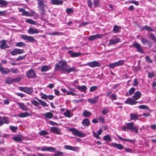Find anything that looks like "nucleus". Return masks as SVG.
I'll use <instances>...</instances> for the list:
<instances>
[{"label": "nucleus", "instance_id": "obj_49", "mask_svg": "<svg viewBox=\"0 0 156 156\" xmlns=\"http://www.w3.org/2000/svg\"><path fill=\"white\" fill-rule=\"evenodd\" d=\"M26 22L27 23H29L30 24H35V22L33 21V20L31 19H28L27 20H26Z\"/></svg>", "mask_w": 156, "mask_h": 156}, {"label": "nucleus", "instance_id": "obj_43", "mask_svg": "<svg viewBox=\"0 0 156 156\" xmlns=\"http://www.w3.org/2000/svg\"><path fill=\"white\" fill-rule=\"evenodd\" d=\"M141 41L143 45L148 44V43H149V41L147 39L145 38H142L141 40Z\"/></svg>", "mask_w": 156, "mask_h": 156}, {"label": "nucleus", "instance_id": "obj_60", "mask_svg": "<svg viewBox=\"0 0 156 156\" xmlns=\"http://www.w3.org/2000/svg\"><path fill=\"white\" fill-rule=\"evenodd\" d=\"M98 88V87L96 86H92L90 87V92H93L95 90Z\"/></svg>", "mask_w": 156, "mask_h": 156}, {"label": "nucleus", "instance_id": "obj_34", "mask_svg": "<svg viewBox=\"0 0 156 156\" xmlns=\"http://www.w3.org/2000/svg\"><path fill=\"white\" fill-rule=\"evenodd\" d=\"M77 89L83 92H84L86 90L87 87L86 86H78L77 87Z\"/></svg>", "mask_w": 156, "mask_h": 156}, {"label": "nucleus", "instance_id": "obj_5", "mask_svg": "<svg viewBox=\"0 0 156 156\" xmlns=\"http://www.w3.org/2000/svg\"><path fill=\"white\" fill-rule=\"evenodd\" d=\"M88 65L91 67H95L100 66V64L97 61H94L89 63H88L87 64H83L81 66H85Z\"/></svg>", "mask_w": 156, "mask_h": 156}, {"label": "nucleus", "instance_id": "obj_46", "mask_svg": "<svg viewBox=\"0 0 156 156\" xmlns=\"http://www.w3.org/2000/svg\"><path fill=\"white\" fill-rule=\"evenodd\" d=\"M11 54L12 55H15L18 54L17 48H15L11 52Z\"/></svg>", "mask_w": 156, "mask_h": 156}, {"label": "nucleus", "instance_id": "obj_16", "mask_svg": "<svg viewBox=\"0 0 156 156\" xmlns=\"http://www.w3.org/2000/svg\"><path fill=\"white\" fill-rule=\"evenodd\" d=\"M0 71L2 73L4 74H6L9 73L10 72V69L7 68L4 69L3 67H2L1 65L0 66Z\"/></svg>", "mask_w": 156, "mask_h": 156}, {"label": "nucleus", "instance_id": "obj_22", "mask_svg": "<svg viewBox=\"0 0 156 156\" xmlns=\"http://www.w3.org/2000/svg\"><path fill=\"white\" fill-rule=\"evenodd\" d=\"M141 93L139 91L136 92L134 95L133 96V98L135 100H137L141 97Z\"/></svg>", "mask_w": 156, "mask_h": 156}, {"label": "nucleus", "instance_id": "obj_61", "mask_svg": "<svg viewBox=\"0 0 156 156\" xmlns=\"http://www.w3.org/2000/svg\"><path fill=\"white\" fill-rule=\"evenodd\" d=\"M108 66L110 68H114L115 67L117 66L115 62L110 64Z\"/></svg>", "mask_w": 156, "mask_h": 156}, {"label": "nucleus", "instance_id": "obj_31", "mask_svg": "<svg viewBox=\"0 0 156 156\" xmlns=\"http://www.w3.org/2000/svg\"><path fill=\"white\" fill-rule=\"evenodd\" d=\"M146 30L148 31H152L154 30V29L152 28L151 27L148 26H145L141 28V30Z\"/></svg>", "mask_w": 156, "mask_h": 156}, {"label": "nucleus", "instance_id": "obj_54", "mask_svg": "<svg viewBox=\"0 0 156 156\" xmlns=\"http://www.w3.org/2000/svg\"><path fill=\"white\" fill-rule=\"evenodd\" d=\"M40 103L42 106L45 107H48V105L45 102L41 100H40Z\"/></svg>", "mask_w": 156, "mask_h": 156}, {"label": "nucleus", "instance_id": "obj_52", "mask_svg": "<svg viewBox=\"0 0 156 156\" xmlns=\"http://www.w3.org/2000/svg\"><path fill=\"white\" fill-rule=\"evenodd\" d=\"M48 132L45 131H42L40 132V135L41 136H44L48 134Z\"/></svg>", "mask_w": 156, "mask_h": 156}, {"label": "nucleus", "instance_id": "obj_45", "mask_svg": "<svg viewBox=\"0 0 156 156\" xmlns=\"http://www.w3.org/2000/svg\"><path fill=\"white\" fill-rule=\"evenodd\" d=\"M63 154V153L57 151L54 154V156H60L62 155Z\"/></svg>", "mask_w": 156, "mask_h": 156}, {"label": "nucleus", "instance_id": "obj_62", "mask_svg": "<svg viewBox=\"0 0 156 156\" xmlns=\"http://www.w3.org/2000/svg\"><path fill=\"white\" fill-rule=\"evenodd\" d=\"M17 51L18 54H22L24 52V50L22 49H17Z\"/></svg>", "mask_w": 156, "mask_h": 156}, {"label": "nucleus", "instance_id": "obj_14", "mask_svg": "<svg viewBox=\"0 0 156 156\" xmlns=\"http://www.w3.org/2000/svg\"><path fill=\"white\" fill-rule=\"evenodd\" d=\"M9 122L6 117H0V126L2 125L4 123L8 124Z\"/></svg>", "mask_w": 156, "mask_h": 156}, {"label": "nucleus", "instance_id": "obj_36", "mask_svg": "<svg viewBox=\"0 0 156 156\" xmlns=\"http://www.w3.org/2000/svg\"><path fill=\"white\" fill-rule=\"evenodd\" d=\"M118 137L119 139L120 140H121L122 141H125L129 142L131 143H133L134 142V140L127 139H124V138H122V137L120 136H118Z\"/></svg>", "mask_w": 156, "mask_h": 156}, {"label": "nucleus", "instance_id": "obj_42", "mask_svg": "<svg viewBox=\"0 0 156 156\" xmlns=\"http://www.w3.org/2000/svg\"><path fill=\"white\" fill-rule=\"evenodd\" d=\"M149 36L150 38L154 42H156V37L154 34L151 33L150 34Z\"/></svg>", "mask_w": 156, "mask_h": 156}, {"label": "nucleus", "instance_id": "obj_20", "mask_svg": "<svg viewBox=\"0 0 156 156\" xmlns=\"http://www.w3.org/2000/svg\"><path fill=\"white\" fill-rule=\"evenodd\" d=\"M17 104L22 110L25 111L28 110V108L25 106L24 104L20 102H17Z\"/></svg>", "mask_w": 156, "mask_h": 156}, {"label": "nucleus", "instance_id": "obj_47", "mask_svg": "<svg viewBox=\"0 0 156 156\" xmlns=\"http://www.w3.org/2000/svg\"><path fill=\"white\" fill-rule=\"evenodd\" d=\"M130 118L132 120H134L136 119L137 117V115L134 114H130Z\"/></svg>", "mask_w": 156, "mask_h": 156}, {"label": "nucleus", "instance_id": "obj_32", "mask_svg": "<svg viewBox=\"0 0 156 156\" xmlns=\"http://www.w3.org/2000/svg\"><path fill=\"white\" fill-rule=\"evenodd\" d=\"M82 124L85 126H88L90 125V121L87 119H85L83 120Z\"/></svg>", "mask_w": 156, "mask_h": 156}, {"label": "nucleus", "instance_id": "obj_26", "mask_svg": "<svg viewBox=\"0 0 156 156\" xmlns=\"http://www.w3.org/2000/svg\"><path fill=\"white\" fill-rule=\"evenodd\" d=\"M99 98L98 96L95 97L93 98H89L87 99V101L91 104L95 103Z\"/></svg>", "mask_w": 156, "mask_h": 156}, {"label": "nucleus", "instance_id": "obj_3", "mask_svg": "<svg viewBox=\"0 0 156 156\" xmlns=\"http://www.w3.org/2000/svg\"><path fill=\"white\" fill-rule=\"evenodd\" d=\"M69 130L72 132L73 134L75 136L80 137H85L86 135L85 133H82L78 130L74 128H69Z\"/></svg>", "mask_w": 156, "mask_h": 156}, {"label": "nucleus", "instance_id": "obj_25", "mask_svg": "<svg viewBox=\"0 0 156 156\" xmlns=\"http://www.w3.org/2000/svg\"><path fill=\"white\" fill-rule=\"evenodd\" d=\"M68 53L71 55V57H75L79 56L80 55V53L76 52H73L71 50L69 51Z\"/></svg>", "mask_w": 156, "mask_h": 156}, {"label": "nucleus", "instance_id": "obj_2", "mask_svg": "<svg viewBox=\"0 0 156 156\" xmlns=\"http://www.w3.org/2000/svg\"><path fill=\"white\" fill-rule=\"evenodd\" d=\"M48 8L45 2L42 0H40V13L42 16L41 19L46 23H47L46 18H44L43 16L46 15V9Z\"/></svg>", "mask_w": 156, "mask_h": 156}, {"label": "nucleus", "instance_id": "obj_38", "mask_svg": "<svg viewBox=\"0 0 156 156\" xmlns=\"http://www.w3.org/2000/svg\"><path fill=\"white\" fill-rule=\"evenodd\" d=\"M103 139L104 140L107 141L108 142H110L112 141V139L109 135H107L103 137Z\"/></svg>", "mask_w": 156, "mask_h": 156}, {"label": "nucleus", "instance_id": "obj_33", "mask_svg": "<svg viewBox=\"0 0 156 156\" xmlns=\"http://www.w3.org/2000/svg\"><path fill=\"white\" fill-rule=\"evenodd\" d=\"M44 115L46 118L48 119L51 118L53 116V114L51 113L50 112L45 113Z\"/></svg>", "mask_w": 156, "mask_h": 156}, {"label": "nucleus", "instance_id": "obj_17", "mask_svg": "<svg viewBox=\"0 0 156 156\" xmlns=\"http://www.w3.org/2000/svg\"><path fill=\"white\" fill-rule=\"evenodd\" d=\"M63 1L62 0H51V3L54 5H62L63 4Z\"/></svg>", "mask_w": 156, "mask_h": 156}, {"label": "nucleus", "instance_id": "obj_44", "mask_svg": "<svg viewBox=\"0 0 156 156\" xmlns=\"http://www.w3.org/2000/svg\"><path fill=\"white\" fill-rule=\"evenodd\" d=\"M94 4L95 7L99 6V0H93Z\"/></svg>", "mask_w": 156, "mask_h": 156}, {"label": "nucleus", "instance_id": "obj_11", "mask_svg": "<svg viewBox=\"0 0 156 156\" xmlns=\"http://www.w3.org/2000/svg\"><path fill=\"white\" fill-rule=\"evenodd\" d=\"M50 131L52 133L57 134H61L60 129L56 127H52L51 128Z\"/></svg>", "mask_w": 156, "mask_h": 156}, {"label": "nucleus", "instance_id": "obj_53", "mask_svg": "<svg viewBox=\"0 0 156 156\" xmlns=\"http://www.w3.org/2000/svg\"><path fill=\"white\" fill-rule=\"evenodd\" d=\"M25 55L23 56L20 55L17 58H16V60L17 61H19V60H22L25 58Z\"/></svg>", "mask_w": 156, "mask_h": 156}, {"label": "nucleus", "instance_id": "obj_1", "mask_svg": "<svg viewBox=\"0 0 156 156\" xmlns=\"http://www.w3.org/2000/svg\"><path fill=\"white\" fill-rule=\"evenodd\" d=\"M55 68L58 70H60L62 72L68 73L73 71H77L75 67L70 68L67 65L66 62L64 60H60L58 63H56L55 65Z\"/></svg>", "mask_w": 156, "mask_h": 156}, {"label": "nucleus", "instance_id": "obj_28", "mask_svg": "<svg viewBox=\"0 0 156 156\" xmlns=\"http://www.w3.org/2000/svg\"><path fill=\"white\" fill-rule=\"evenodd\" d=\"M12 139L16 141L19 142L23 140V137L21 136H15L13 137Z\"/></svg>", "mask_w": 156, "mask_h": 156}, {"label": "nucleus", "instance_id": "obj_13", "mask_svg": "<svg viewBox=\"0 0 156 156\" xmlns=\"http://www.w3.org/2000/svg\"><path fill=\"white\" fill-rule=\"evenodd\" d=\"M21 37L24 40H26L29 41H34L35 40L31 36H29L24 35H21Z\"/></svg>", "mask_w": 156, "mask_h": 156}, {"label": "nucleus", "instance_id": "obj_27", "mask_svg": "<svg viewBox=\"0 0 156 156\" xmlns=\"http://www.w3.org/2000/svg\"><path fill=\"white\" fill-rule=\"evenodd\" d=\"M8 4V2L4 0H0V7H6Z\"/></svg>", "mask_w": 156, "mask_h": 156}, {"label": "nucleus", "instance_id": "obj_51", "mask_svg": "<svg viewBox=\"0 0 156 156\" xmlns=\"http://www.w3.org/2000/svg\"><path fill=\"white\" fill-rule=\"evenodd\" d=\"M145 59L148 62L152 63L153 62V61L150 58L149 56H147L145 58Z\"/></svg>", "mask_w": 156, "mask_h": 156}, {"label": "nucleus", "instance_id": "obj_63", "mask_svg": "<svg viewBox=\"0 0 156 156\" xmlns=\"http://www.w3.org/2000/svg\"><path fill=\"white\" fill-rule=\"evenodd\" d=\"M64 114L65 116L68 117H70V114L69 110H67L66 112H65Z\"/></svg>", "mask_w": 156, "mask_h": 156}, {"label": "nucleus", "instance_id": "obj_19", "mask_svg": "<svg viewBox=\"0 0 156 156\" xmlns=\"http://www.w3.org/2000/svg\"><path fill=\"white\" fill-rule=\"evenodd\" d=\"M28 31V33L30 34H33L38 33V30L34 28H30Z\"/></svg>", "mask_w": 156, "mask_h": 156}, {"label": "nucleus", "instance_id": "obj_24", "mask_svg": "<svg viewBox=\"0 0 156 156\" xmlns=\"http://www.w3.org/2000/svg\"><path fill=\"white\" fill-rule=\"evenodd\" d=\"M102 132V130L99 129L97 131V133L93 132V134L95 137L97 139H99L100 138L99 135L101 134Z\"/></svg>", "mask_w": 156, "mask_h": 156}, {"label": "nucleus", "instance_id": "obj_7", "mask_svg": "<svg viewBox=\"0 0 156 156\" xmlns=\"http://www.w3.org/2000/svg\"><path fill=\"white\" fill-rule=\"evenodd\" d=\"M104 36L103 34H101L94 35L90 36L88 38V40L90 41H93L97 39L101 38Z\"/></svg>", "mask_w": 156, "mask_h": 156}, {"label": "nucleus", "instance_id": "obj_23", "mask_svg": "<svg viewBox=\"0 0 156 156\" xmlns=\"http://www.w3.org/2000/svg\"><path fill=\"white\" fill-rule=\"evenodd\" d=\"M125 103L131 105H135L136 104L137 102L131 98H129L125 101Z\"/></svg>", "mask_w": 156, "mask_h": 156}, {"label": "nucleus", "instance_id": "obj_12", "mask_svg": "<svg viewBox=\"0 0 156 156\" xmlns=\"http://www.w3.org/2000/svg\"><path fill=\"white\" fill-rule=\"evenodd\" d=\"M64 148L66 149L69 150L74 151H77L80 149L79 148L77 147H73L71 146L68 145H65L64 146Z\"/></svg>", "mask_w": 156, "mask_h": 156}, {"label": "nucleus", "instance_id": "obj_55", "mask_svg": "<svg viewBox=\"0 0 156 156\" xmlns=\"http://www.w3.org/2000/svg\"><path fill=\"white\" fill-rule=\"evenodd\" d=\"M139 108L140 109H145L147 110H148L149 109V108L147 106L144 105L139 106Z\"/></svg>", "mask_w": 156, "mask_h": 156}, {"label": "nucleus", "instance_id": "obj_29", "mask_svg": "<svg viewBox=\"0 0 156 156\" xmlns=\"http://www.w3.org/2000/svg\"><path fill=\"white\" fill-rule=\"evenodd\" d=\"M30 115V114L28 112L21 113L19 114L18 117L21 118H24L27 117Z\"/></svg>", "mask_w": 156, "mask_h": 156}, {"label": "nucleus", "instance_id": "obj_64", "mask_svg": "<svg viewBox=\"0 0 156 156\" xmlns=\"http://www.w3.org/2000/svg\"><path fill=\"white\" fill-rule=\"evenodd\" d=\"M135 89L134 87L131 88L129 90V95H132Z\"/></svg>", "mask_w": 156, "mask_h": 156}, {"label": "nucleus", "instance_id": "obj_48", "mask_svg": "<svg viewBox=\"0 0 156 156\" xmlns=\"http://www.w3.org/2000/svg\"><path fill=\"white\" fill-rule=\"evenodd\" d=\"M48 151L53 152L56 151V149L53 147H48Z\"/></svg>", "mask_w": 156, "mask_h": 156}, {"label": "nucleus", "instance_id": "obj_58", "mask_svg": "<svg viewBox=\"0 0 156 156\" xmlns=\"http://www.w3.org/2000/svg\"><path fill=\"white\" fill-rule=\"evenodd\" d=\"M21 77H19L15 79H12L13 82H16L19 81L21 79Z\"/></svg>", "mask_w": 156, "mask_h": 156}, {"label": "nucleus", "instance_id": "obj_37", "mask_svg": "<svg viewBox=\"0 0 156 156\" xmlns=\"http://www.w3.org/2000/svg\"><path fill=\"white\" fill-rule=\"evenodd\" d=\"M26 44L23 42H19L16 43V46L18 47H25Z\"/></svg>", "mask_w": 156, "mask_h": 156}, {"label": "nucleus", "instance_id": "obj_15", "mask_svg": "<svg viewBox=\"0 0 156 156\" xmlns=\"http://www.w3.org/2000/svg\"><path fill=\"white\" fill-rule=\"evenodd\" d=\"M0 42L1 43V45L0 46V48L1 49H4L5 48H9V47L6 43L5 41L3 40L1 41Z\"/></svg>", "mask_w": 156, "mask_h": 156}, {"label": "nucleus", "instance_id": "obj_40", "mask_svg": "<svg viewBox=\"0 0 156 156\" xmlns=\"http://www.w3.org/2000/svg\"><path fill=\"white\" fill-rule=\"evenodd\" d=\"M124 62L125 61L123 60H119L118 62H115L117 66L122 65Z\"/></svg>", "mask_w": 156, "mask_h": 156}, {"label": "nucleus", "instance_id": "obj_39", "mask_svg": "<svg viewBox=\"0 0 156 156\" xmlns=\"http://www.w3.org/2000/svg\"><path fill=\"white\" fill-rule=\"evenodd\" d=\"M47 34L49 35H62L63 33H60L57 31H55L52 33H48Z\"/></svg>", "mask_w": 156, "mask_h": 156}, {"label": "nucleus", "instance_id": "obj_35", "mask_svg": "<svg viewBox=\"0 0 156 156\" xmlns=\"http://www.w3.org/2000/svg\"><path fill=\"white\" fill-rule=\"evenodd\" d=\"M82 115L85 117H87L90 116L91 115V113L89 112L84 110Z\"/></svg>", "mask_w": 156, "mask_h": 156}, {"label": "nucleus", "instance_id": "obj_9", "mask_svg": "<svg viewBox=\"0 0 156 156\" xmlns=\"http://www.w3.org/2000/svg\"><path fill=\"white\" fill-rule=\"evenodd\" d=\"M36 75L35 71L32 69L29 70L27 71L26 76L29 78H33Z\"/></svg>", "mask_w": 156, "mask_h": 156}, {"label": "nucleus", "instance_id": "obj_6", "mask_svg": "<svg viewBox=\"0 0 156 156\" xmlns=\"http://www.w3.org/2000/svg\"><path fill=\"white\" fill-rule=\"evenodd\" d=\"M132 46L136 49V51L140 53H144V52L140 45L137 43H133Z\"/></svg>", "mask_w": 156, "mask_h": 156}, {"label": "nucleus", "instance_id": "obj_18", "mask_svg": "<svg viewBox=\"0 0 156 156\" xmlns=\"http://www.w3.org/2000/svg\"><path fill=\"white\" fill-rule=\"evenodd\" d=\"M110 145L112 147H115L120 150H122L123 148V147L122 145L120 144L112 143Z\"/></svg>", "mask_w": 156, "mask_h": 156}, {"label": "nucleus", "instance_id": "obj_10", "mask_svg": "<svg viewBox=\"0 0 156 156\" xmlns=\"http://www.w3.org/2000/svg\"><path fill=\"white\" fill-rule=\"evenodd\" d=\"M20 89L21 90L28 94H30L33 91V89L30 87H20Z\"/></svg>", "mask_w": 156, "mask_h": 156}, {"label": "nucleus", "instance_id": "obj_50", "mask_svg": "<svg viewBox=\"0 0 156 156\" xmlns=\"http://www.w3.org/2000/svg\"><path fill=\"white\" fill-rule=\"evenodd\" d=\"M22 15L26 16H31V14L29 12L25 11L22 13Z\"/></svg>", "mask_w": 156, "mask_h": 156}, {"label": "nucleus", "instance_id": "obj_30", "mask_svg": "<svg viewBox=\"0 0 156 156\" xmlns=\"http://www.w3.org/2000/svg\"><path fill=\"white\" fill-rule=\"evenodd\" d=\"M121 30V27L120 26L115 25L113 28V30L115 33L119 32Z\"/></svg>", "mask_w": 156, "mask_h": 156}, {"label": "nucleus", "instance_id": "obj_8", "mask_svg": "<svg viewBox=\"0 0 156 156\" xmlns=\"http://www.w3.org/2000/svg\"><path fill=\"white\" fill-rule=\"evenodd\" d=\"M120 39L119 38H116L114 39H111L109 40V43L107 44L108 46L115 44L120 42Z\"/></svg>", "mask_w": 156, "mask_h": 156}, {"label": "nucleus", "instance_id": "obj_57", "mask_svg": "<svg viewBox=\"0 0 156 156\" xmlns=\"http://www.w3.org/2000/svg\"><path fill=\"white\" fill-rule=\"evenodd\" d=\"M40 94L41 95V98L43 99L46 100L48 98V96L46 94H44L41 93Z\"/></svg>", "mask_w": 156, "mask_h": 156}, {"label": "nucleus", "instance_id": "obj_4", "mask_svg": "<svg viewBox=\"0 0 156 156\" xmlns=\"http://www.w3.org/2000/svg\"><path fill=\"white\" fill-rule=\"evenodd\" d=\"M126 126L127 127L128 129L131 130H134L136 133L138 132V128L136 126H134L133 122L127 123Z\"/></svg>", "mask_w": 156, "mask_h": 156}, {"label": "nucleus", "instance_id": "obj_56", "mask_svg": "<svg viewBox=\"0 0 156 156\" xmlns=\"http://www.w3.org/2000/svg\"><path fill=\"white\" fill-rule=\"evenodd\" d=\"M108 109V108L105 107L103 108L102 112V113L103 115H106L107 113Z\"/></svg>", "mask_w": 156, "mask_h": 156}, {"label": "nucleus", "instance_id": "obj_21", "mask_svg": "<svg viewBox=\"0 0 156 156\" xmlns=\"http://www.w3.org/2000/svg\"><path fill=\"white\" fill-rule=\"evenodd\" d=\"M51 69V67L50 66L45 65L41 67V70L42 72H45L50 70Z\"/></svg>", "mask_w": 156, "mask_h": 156}, {"label": "nucleus", "instance_id": "obj_41", "mask_svg": "<svg viewBox=\"0 0 156 156\" xmlns=\"http://www.w3.org/2000/svg\"><path fill=\"white\" fill-rule=\"evenodd\" d=\"M5 82L8 84H11L13 82L12 79L8 78L6 79L5 80Z\"/></svg>", "mask_w": 156, "mask_h": 156}, {"label": "nucleus", "instance_id": "obj_59", "mask_svg": "<svg viewBox=\"0 0 156 156\" xmlns=\"http://www.w3.org/2000/svg\"><path fill=\"white\" fill-rule=\"evenodd\" d=\"M87 2L89 7L91 8L92 6V3L91 0H87Z\"/></svg>", "mask_w": 156, "mask_h": 156}]
</instances>
